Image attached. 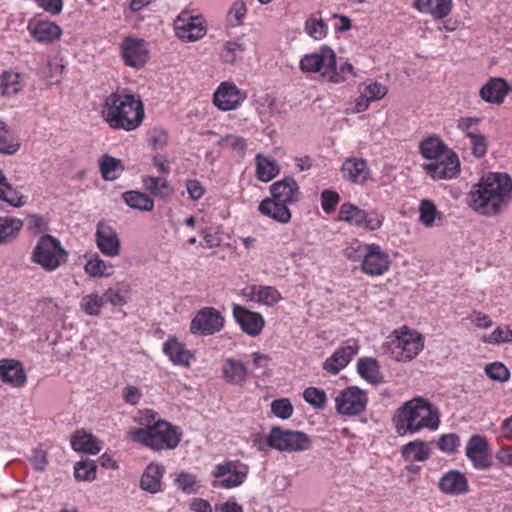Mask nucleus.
Here are the masks:
<instances>
[{
    "label": "nucleus",
    "instance_id": "obj_18",
    "mask_svg": "<svg viewBox=\"0 0 512 512\" xmlns=\"http://www.w3.org/2000/svg\"><path fill=\"white\" fill-rule=\"evenodd\" d=\"M121 53L125 65L136 69L143 67L149 59V51L143 39H124Z\"/></svg>",
    "mask_w": 512,
    "mask_h": 512
},
{
    "label": "nucleus",
    "instance_id": "obj_1",
    "mask_svg": "<svg viewBox=\"0 0 512 512\" xmlns=\"http://www.w3.org/2000/svg\"><path fill=\"white\" fill-rule=\"evenodd\" d=\"M512 196V179L506 173H490L469 194V206L476 212L493 216L500 213Z\"/></svg>",
    "mask_w": 512,
    "mask_h": 512
},
{
    "label": "nucleus",
    "instance_id": "obj_35",
    "mask_svg": "<svg viewBox=\"0 0 512 512\" xmlns=\"http://www.w3.org/2000/svg\"><path fill=\"white\" fill-rule=\"evenodd\" d=\"M143 187L153 196L166 199L173 195L174 190L168 180L163 177L146 176L142 180Z\"/></svg>",
    "mask_w": 512,
    "mask_h": 512
},
{
    "label": "nucleus",
    "instance_id": "obj_63",
    "mask_svg": "<svg viewBox=\"0 0 512 512\" xmlns=\"http://www.w3.org/2000/svg\"><path fill=\"white\" fill-rule=\"evenodd\" d=\"M168 133L162 128H153L149 132V141L153 149H163L168 143Z\"/></svg>",
    "mask_w": 512,
    "mask_h": 512
},
{
    "label": "nucleus",
    "instance_id": "obj_39",
    "mask_svg": "<svg viewBox=\"0 0 512 512\" xmlns=\"http://www.w3.org/2000/svg\"><path fill=\"white\" fill-rule=\"evenodd\" d=\"M402 456L406 461L423 462L429 458L430 449L425 442L415 440L402 447Z\"/></svg>",
    "mask_w": 512,
    "mask_h": 512
},
{
    "label": "nucleus",
    "instance_id": "obj_57",
    "mask_svg": "<svg viewBox=\"0 0 512 512\" xmlns=\"http://www.w3.org/2000/svg\"><path fill=\"white\" fill-rule=\"evenodd\" d=\"M485 373L489 378L500 382H505L510 377L508 368L500 362L488 364L485 367Z\"/></svg>",
    "mask_w": 512,
    "mask_h": 512
},
{
    "label": "nucleus",
    "instance_id": "obj_48",
    "mask_svg": "<svg viewBox=\"0 0 512 512\" xmlns=\"http://www.w3.org/2000/svg\"><path fill=\"white\" fill-rule=\"evenodd\" d=\"M245 51L244 44L239 40L227 41L222 49L221 58L225 63H234Z\"/></svg>",
    "mask_w": 512,
    "mask_h": 512
},
{
    "label": "nucleus",
    "instance_id": "obj_58",
    "mask_svg": "<svg viewBox=\"0 0 512 512\" xmlns=\"http://www.w3.org/2000/svg\"><path fill=\"white\" fill-rule=\"evenodd\" d=\"M293 406L286 398L277 399L271 403L272 413L280 419H288L293 414Z\"/></svg>",
    "mask_w": 512,
    "mask_h": 512
},
{
    "label": "nucleus",
    "instance_id": "obj_19",
    "mask_svg": "<svg viewBox=\"0 0 512 512\" xmlns=\"http://www.w3.org/2000/svg\"><path fill=\"white\" fill-rule=\"evenodd\" d=\"M426 172L434 179H452L460 172L459 159L452 151L443 157L424 165Z\"/></svg>",
    "mask_w": 512,
    "mask_h": 512
},
{
    "label": "nucleus",
    "instance_id": "obj_30",
    "mask_svg": "<svg viewBox=\"0 0 512 512\" xmlns=\"http://www.w3.org/2000/svg\"><path fill=\"white\" fill-rule=\"evenodd\" d=\"M507 82L502 78H493L480 89V97L488 103L501 104L508 93Z\"/></svg>",
    "mask_w": 512,
    "mask_h": 512
},
{
    "label": "nucleus",
    "instance_id": "obj_21",
    "mask_svg": "<svg viewBox=\"0 0 512 512\" xmlns=\"http://www.w3.org/2000/svg\"><path fill=\"white\" fill-rule=\"evenodd\" d=\"M95 241L98 249L107 257H116L120 254V239L117 232L110 225L99 222L96 226Z\"/></svg>",
    "mask_w": 512,
    "mask_h": 512
},
{
    "label": "nucleus",
    "instance_id": "obj_37",
    "mask_svg": "<svg viewBox=\"0 0 512 512\" xmlns=\"http://www.w3.org/2000/svg\"><path fill=\"white\" fill-rule=\"evenodd\" d=\"M124 202L132 209L139 211H152L154 208V201L147 194L130 190L122 194Z\"/></svg>",
    "mask_w": 512,
    "mask_h": 512
},
{
    "label": "nucleus",
    "instance_id": "obj_11",
    "mask_svg": "<svg viewBox=\"0 0 512 512\" xmlns=\"http://www.w3.org/2000/svg\"><path fill=\"white\" fill-rule=\"evenodd\" d=\"M224 326V317L213 307L200 309L190 323L194 335L209 336L219 332Z\"/></svg>",
    "mask_w": 512,
    "mask_h": 512
},
{
    "label": "nucleus",
    "instance_id": "obj_46",
    "mask_svg": "<svg viewBox=\"0 0 512 512\" xmlns=\"http://www.w3.org/2000/svg\"><path fill=\"white\" fill-rule=\"evenodd\" d=\"M21 89L19 74L14 72H4L0 76V95L11 96Z\"/></svg>",
    "mask_w": 512,
    "mask_h": 512
},
{
    "label": "nucleus",
    "instance_id": "obj_53",
    "mask_svg": "<svg viewBox=\"0 0 512 512\" xmlns=\"http://www.w3.org/2000/svg\"><path fill=\"white\" fill-rule=\"evenodd\" d=\"M258 303L273 306L278 303L282 296L280 292L273 286L259 285Z\"/></svg>",
    "mask_w": 512,
    "mask_h": 512
},
{
    "label": "nucleus",
    "instance_id": "obj_45",
    "mask_svg": "<svg viewBox=\"0 0 512 512\" xmlns=\"http://www.w3.org/2000/svg\"><path fill=\"white\" fill-rule=\"evenodd\" d=\"M104 306V298L97 293H92L82 297L80 307L89 316H98Z\"/></svg>",
    "mask_w": 512,
    "mask_h": 512
},
{
    "label": "nucleus",
    "instance_id": "obj_6",
    "mask_svg": "<svg viewBox=\"0 0 512 512\" xmlns=\"http://www.w3.org/2000/svg\"><path fill=\"white\" fill-rule=\"evenodd\" d=\"M384 347L394 360L408 362L423 350L424 337L419 332L403 326L389 336Z\"/></svg>",
    "mask_w": 512,
    "mask_h": 512
},
{
    "label": "nucleus",
    "instance_id": "obj_22",
    "mask_svg": "<svg viewBox=\"0 0 512 512\" xmlns=\"http://www.w3.org/2000/svg\"><path fill=\"white\" fill-rule=\"evenodd\" d=\"M488 443L480 435H472L466 445V456L476 469L484 470L491 466Z\"/></svg>",
    "mask_w": 512,
    "mask_h": 512
},
{
    "label": "nucleus",
    "instance_id": "obj_29",
    "mask_svg": "<svg viewBox=\"0 0 512 512\" xmlns=\"http://www.w3.org/2000/svg\"><path fill=\"white\" fill-rule=\"evenodd\" d=\"M163 352L173 364L183 367L189 366L191 359L194 357L193 353L176 338H169L163 344Z\"/></svg>",
    "mask_w": 512,
    "mask_h": 512
},
{
    "label": "nucleus",
    "instance_id": "obj_64",
    "mask_svg": "<svg viewBox=\"0 0 512 512\" xmlns=\"http://www.w3.org/2000/svg\"><path fill=\"white\" fill-rule=\"evenodd\" d=\"M363 92L369 99L376 101L382 99L387 94V88L381 83L372 82L364 87Z\"/></svg>",
    "mask_w": 512,
    "mask_h": 512
},
{
    "label": "nucleus",
    "instance_id": "obj_55",
    "mask_svg": "<svg viewBox=\"0 0 512 512\" xmlns=\"http://www.w3.org/2000/svg\"><path fill=\"white\" fill-rule=\"evenodd\" d=\"M482 341L495 345L512 342V330L508 327H497L491 334L483 336Z\"/></svg>",
    "mask_w": 512,
    "mask_h": 512
},
{
    "label": "nucleus",
    "instance_id": "obj_38",
    "mask_svg": "<svg viewBox=\"0 0 512 512\" xmlns=\"http://www.w3.org/2000/svg\"><path fill=\"white\" fill-rule=\"evenodd\" d=\"M71 446L75 451L88 454H97L101 450L98 440L85 432H77L71 440Z\"/></svg>",
    "mask_w": 512,
    "mask_h": 512
},
{
    "label": "nucleus",
    "instance_id": "obj_20",
    "mask_svg": "<svg viewBox=\"0 0 512 512\" xmlns=\"http://www.w3.org/2000/svg\"><path fill=\"white\" fill-rule=\"evenodd\" d=\"M232 312L236 323L241 327L243 332L251 337H256L261 334L265 320L260 313L250 311L246 307L238 304L233 305Z\"/></svg>",
    "mask_w": 512,
    "mask_h": 512
},
{
    "label": "nucleus",
    "instance_id": "obj_24",
    "mask_svg": "<svg viewBox=\"0 0 512 512\" xmlns=\"http://www.w3.org/2000/svg\"><path fill=\"white\" fill-rule=\"evenodd\" d=\"M343 179L357 185L364 184L370 177L368 163L363 158L349 157L341 166Z\"/></svg>",
    "mask_w": 512,
    "mask_h": 512
},
{
    "label": "nucleus",
    "instance_id": "obj_41",
    "mask_svg": "<svg viewBox=\"0 0 512 512\" xmlns=\"http://www.w3.org/2000/svg\"><path fill=\"white\" fill-rule=\"evenodd\" d=\"M0 200L13 207H21L25 204L23 195L15 190L8 182L3 171L0 169Z\"/></svg>",
    "mask_w": 512,
    "mask_h": 512
},
{
    "label": "nucleus",
    "instance_id": "obj_10",
    "mask_svg": "<svg viewBox=\"0 0 512 512\" xmlns=\"http://www.w3.org/2000/svg\"><path fill=\"white\" fill-rule=\"evenodd\" d=\"M367 402V395L363 390L350 386L336 396L335 408L341 415L355 416L366 409Z\"/></svg>",
    "mask_w": 512,
    "mask_h": 512
},
{
    "label": "nucleus",
    "instance_id": "obj_13",
    "mask_svg": "<svg viewBox=\"0 0 512 512\" xmlns=\"http://www.w3.org/2000/svg\"><path fill=\"white\" fill-rule=\"evenodd\" d=\"M247 98V93L239 89L233 82H222L213 94V103L221 111L237 109Z\"/></svg>",
    "mask_w": 512,
    "mask_h": 512
},
{
    "label": "nucleus",
    "instance_id": "obj_40",
    "mask_svg": "<svg viewBox=\"0 0 512 512\" xmlns=\"http://www.w3.org/2000/svg\"><path fill=\"white\" fill-rule=\"evenodd\" d=\"M22 227V220L0 216V245L7 244L15 239Z\"/></svg>",
    "mask_w": 512,
    "mask_h": 512
},
{
    "label": "nucleus",
    "instance_id": "obj_9",
    "mask_svg": "<svg viewBox=\"0 0 512 512\" xmlns=\"http://www.w3.org/2000/svg\"><path fill=\"white\" fill-rule=\"evenodd\" d=\"M248 467L239 462L227 461L218 464L213 471L215 488H233L240 486L246 479Z\"/></svg>",
    "mask_w": 512,
    "mask_h": 512
},
{
    "label": "nucleus",
    "instance_id": "obj_16",
    "mask_svg": "<svg viewBox=\"0 0 512 512\" xmlns=\"http://www.w3.org/2000/svg\"><path fill=\"white\" fill-rule=\"evenodd\" d=\"M30 36L38 43L50 45L60 40L62 28L55 22L44 19H30L27 24Z\"/></svg>",
    "mask_w": 512,
    "mask_h": 512
},
{
    "label": "nucleus",
    "instance_id": "obj_62",
    "mask_svg": "<svg viewBox=\"0 0 512 512\" xmlns=\"http://www.w3.org/2000/svg\"><path fill=\"white\" fill-rule=\"evenodd\" d=\"M340 201V196L336 191L325 189L321 193V206L324 212H332Z\"/></svg>",
    "mask_w": 512,
    "mask_h": 512
},
{
    "label": "nucleus",
    "instance_id": "obj_17",
    "mask_svg": "<svg viewBox=\"0 0 512 512\" xmlns=\"http://www.w3.org/2000/svg\"><path fill=\"white\" fill-rule=\"evenodd\" d=\"M359 349L360 346L357 340L348 339L325 360L323 369L331 374H338L350 363Z\"/></svg>",
    "mask_w": 512,
    "mask_h": 512
},
{
    "label": "nucleus",
    "instance_id": "obj_42",
    "mask_svg": "<svg viewBox=\"0 0 512 512\" xmlns=\"http://www.w3.org/2000/svg\"><path fill=\"white\" fill-rule=\"evenodd\" d=\"M359 375L366 381L377 384L381 381L379 365L374 358H361L357 363Z\"/></svg>",
    "mask_w": 512,
    "mask_h": 512
},
{
    "label": "nucleus",
    "instance_id": "obj_50",
    "mask_svg": "<svg viewBox=\"0 0 512 512\" xmlns=\"http://www.w3.org/2000/svg\"><path fill=\"white\" fill-rule=\"evenodd\" d=\"M218 144L225 148L235 151L240 157H243L247 150V140L238 135L229 134L221 138Z\"/></svg>",
    "mask_w": 512,
    "mask_h": 512
},
{
    "label": "nucleus",
    "instance_id": "obj_56",
    "mask_svg": "<svg viewBox=\"0 0 512 512\" xmlns=\"http://www.w3.org/2000/svg\"><path fill=\"white\" fill-rule=\"evenodd\" d=\"M175 485L178 489L187 494L194 493L198 488L196 477L187 472H182L177 476Z\"/></svg>",
    "mask_w": 512,
    "mask_h": 512
},
{
    "label": "nucleus",
    "instance_id": "obj_28",
    "mask_svg": "<svg viewBox=\"0 0 512 512\" xmlns=\"http://www.w3.org/2000/svg\"><path fill=\"white\" fill-rule=\"evenodd\" d=\"M258 210L261 214L283 224L290 222L292 216L288 205L272 197L262 200Z\"/></svg>",
    "mask_w": 512,
    "mask_h": 512
},
{
    "label": "nucleus",
    "instance_id": "obj_3",
    "mask_svg": "<svg viewBox=\"0 0 512 512\" xmlns=\"http://www.w3.org/2000/svg\"><path fill=\"white\" fill-rule=\"evenodd\" d=\"M155 420V412L146 410L144 412V421L147 428H134L129 430L128 436L135 442L141 443L153 450L174 449L181 440V432L165 420Z\"/></svg>",
    "mask_w": 512,
    "mask_h": 512
},
{
    "label": "nucleus",
    "instance_id": "obj_51",
    "mask_svg": "<svg viewBox=\"0 0 512 512\" xmlns=\"http://www.w3.org/2000/svg\"><path fill=\"white\" fill-rule=\"evenodd\" d=\"M305 31L313 39L321 40L328 32V25L320 18L310 17L305 22Z\"/></svg>",
    "mask_w": 512,
    "mask_h": 512
},
{
    "label": "nucleus",
    "instance_id": "obj_60",
    "mask_svg": "<svg viewBox=\"0 0 512 512\" xmlns=\"http://www.w3.org/2000/svg\"><path fill=\"white\" fill-rule=\"evenodd\" d=\"M368 245L369 244H363L355 241L343 250V254L351 261H362L368 249Z\"/></svg>",
    "mask_w": 512,
    "mask_h": 512
},
{
    "label": "nucleus",
    "instance_id": "obj_31",
    "mask_svg": "<svg viewBox=\"0 0 512 512\" xmlns=\"http://www.w3.org/2000/svg\"><path fill=\"white\" fill-rule=\"evenodd\" d=\"M164 472L165 467L163 465L150 463L141 476L140 487L152 494L159 492Z\"/></svg>",
    "mask_w": 512,
    "mask_h": 512
},
{
    "label": "nucleus",
    "instance_id": "obj_8",
    "mask_svg": "<svg viewBox=\"0 0 512 512\" xmlns=\"http://www.w3.org/2000/svg\"><path fill=\"white\" fill-rule=\"evenodd\" d=\"M339 220L358 228L374 231L382 226L384 216L376 210L365 211L352 203L346 202L340 207Z\"/></svg>",
    "mask_w": 512,
    "mask_h": 512
},
{
    "label": "nucleus",
    "instance_id": "obj_34",
    "mask_svg": "<svg viewBox=\"0 0 512 512\" xmlns=\"http://www.w3.org/2000/svg\"><path fill=\"white\" fill-rule=\"evenodd\" d=\"M256 176L262 182H269L280 172L279 164L276 160L266 157L261 153L256 154Z\"/></svg>",
    "mask_w": 512,
    "mask_h": 512
},
{
    "label": "nucleus",
    "instance_id": "obj_61",
    "mask_svg": "<svg viewBox=\"0 0 512 512\" xmlns=\"http://www.w3.org/2000/svg\"><path fill=\"white\" fill-rule=\"evenodd\" d=\"M459 437L454 433L442 435L438 441V448L447 454H453L459 446Z\"/></svg>",
    "mask_w": 512,
    "mask_h": 512
},
{
    "label": "nucleus",
    "instance_id": "obj_7",
    "mask_svg": "<svg viewBox=\"0 0 512 512\" xmlns=\"http://www.w3.org/2000/svg\"><path fill=\"white\" fill-rule=\"evenodd\" d=\"M31 260L45 271L52 272L67 262L68 252L58 239L46 234L39 238L33 249Z\"/></svg>",
    "mask_w": 512,
    "mask_h": 512
},
{
    "label": "nucleus",
    "instance_id": "obj_2",
    "mask_svg": "<svg viewBox=\"0 0 512 512\" xmlns=\"http://www.w3.org/2000/svg\"><path fill=\"white\" fill-rule=\"evenodd\" d=\"M103 119L113 129L136 130L145 118L141 99L126 89L108 95L103 104Z\"/></svg>",
    "mask_w": 512,
    "mask_h": 512
},
{
    "label": "nucleus",
    "instance_id": "obj_15",
    "mask_svg": "<svg viewBox=\"0 0 512 512\" xmlns=\"http://www.w3.org/2000/svg\"><path fill=\"white\" fill-rule=\"evenodd\" d=\"M390 257L378 244H369L361 262V270L369 276H380L390 268Z\"/></svg>",
    "mask_w": 512,
    "mask_h": 512
},
{
    "label": "nucleus",
    "instance_id": "obj_43",
    "mask_svg": "<svg viewBox=\"0 0 512 512\" xmlns=\"http://www.w3.org/2000/svg\"><path fill=\"white\" fill-rule=\"evenodd\" d=\"M99 168L102 177L107 181L116 180L124 169L119 159L107 154L100 158Z\"/></svg>",
    "mask_w": 512,
    "mask_h": 512
},
{
    "label": "nucleus",
    "instance_id": "obj_33",
    "mask_svg": "<svg viewBox=\"0 0 512 512\" xmlns=\"http://www.w3.org/2000/svg\"><path fill=\"white\" fill-rule=\"evenodd\" d=\"M419 222L426 228H432L440 225L444 220V215L439 211L433 201L422 199L419 207Z\"/></svg>",
    "mask_w": 512,
    "mask_h": 512
},
{
    "label": "nucleus",
    "instance_id": "obj_49",
    "mask_svg": "<svg viewBox=\"0 0 512 512\" xmlns=\"http://www.w3.org/2000/svg\"><path fill=\"white\" fill-rule=\"evenodd\" d=\"M96 465L94 461L86 459L79 461L74 466V476L77 480L91 481L96 477Z\"/></svg>",
    "mask_w": 512,
    "mask_h": 512
},
{
    "label": "nucleus",
    "instance_id": "obj_36",
    "mask_svg": "<svg viewBox=\"0 0 512 512\" xmlns=\"http://www.w3.org/2000/svg\"><path fill=\"white\" fill-rule=\"evenodd\" d=\"M420 152L426 159L436 161L443 157L446 152H450L447 149L443 141L436 136H429L420 143Z\"/></svg>",
    "mask_w": 512,
    "mask_h": 512
},
{
    "label": "nucleus",
    "instance_id": "obj_27",
    "mask_svg": "<svg viewBox=\"0 0 512 512\" xmlns=\"http://www.w3.org/2000/svg\"><path fill=\"white\" fill-rule=\"evenodd\" d=\"M222 374L227 383L244 386L248 380L249 370L242 361L228 358L222 365Z\"/></svg>",
    "mask_w": 512,
    "mask_h": 512
},
{
    "label": "nucleus",
    "instance_id": "obj_54",
    "mask_svg": "<svg viewBox=\"0 0 512 512\" xmlns=\"http://www.w3.org/2000/svg\"><path fill=\"white\" fill-rule=\"evenodd\" d=\"M348 76H355L352 64L345 62L338 68L336 63L328 72V81L341 83L347 80Z\"/></svg>",
    "mask_w": 512,
    "mask_h": 512
},
{
    "label": "nucleus",
    "instance_id": "obj_59",
    "mask_svg": "<svg viewBox=\"0 0 512 512\" xmlns=\"http://www.w3.org/2000/svg\"><path fill=\"white\" fill-rule=\"evenodd\" d=\"M468 138L472 145V153L474 156L480 158L487 152V139L484 134L478 132H469Z\"/></svg>",
    "mask_w": 512,
    "mask_h": 512
},
{
    "label": "nucleus",
    "instance_id": "obj_12",
    "mask_svg": "<svg viewBox=\"0 0 512 512\" xmlns=\"http://www.w3.org/2000/svg\"><path fill=\"white\" fill-rule=\"evenodd\" d=\"M336 64V54L328 46L321 47L318 51L306 54L300 60V68L304 72L319 73L328 80V72Z\"/></svg>",
    "mask_w": 512,
    "mask_h": 512
},
{
    "label": "nucleus",
    "instance_id": "obj_25",
    "mask_svg": "<svg viewBox=\"0 0 512 512\" xmlns=\"http://www.w3.org/2000/svg\"><path fill=\"white\" fill-rule=\"evenodd\" d=\"M440 491L448 495H461L469 490L468 480L464 473L458 470H449L439 479Z\"/></svg>",
    "mask_w": 512,
    "mask_h": 512
},
{
    "label": "nucleus",
    "instance_id": "obj_4",
    "mask_svg": "<svg viewBox=\"0 0 512 512\" xmlns=\"http://www.w3.org/2000/svg\"><path fill=\"white\" fill-rule=\"evenodd\" d=\"M394 420L400 436L416 433L423 428L434 430L439 425V418L433 406L421 397L405 402L398 409Z\"/></svg>",
    "mask_w": 512,
    "mask_h": 512
},
{
    "label": "nucleus",
    "instance_id": "obj_52",
    "mask_svg": "<svg viewBox=\"0 0 512 512\" xmlns=\"http://www.w3.org/2000/svg\"><path fill=\"white\" fill-rule=\"evenodd\" d=\"M304 400L316 409H323L326 405V393L323 389L308 387L303 392Z\"/></svg>",
    "mask_w": 512,
    "mask_h": 512
},
{
    "label": "nucleus",
    "instance_id": "obj_14",
    "mask_svg": "<svg viewBox=\"0 0 512 512\" xmlns=\"http://www.w3.org/2000/svg\"><path fill=\"white\" fill-rule=\"evenodd\" d=\"M178 38L184 41H196L206 34V26L199 16H192L188 11H182L174 22Z\"/></svg>",
    "mask_w": 512,
    "mask_h": 512
},
{
    "label": "nucleus",
    "instance_id": "obj_5",
    "mask_svg": "<svg viewBox=\"0 0 512 512\" xmlns=\"http://www.w3.org/2000/svg\"><path fill=\"white\" fill-rule=\"evenodd\" d=\"M254 445H256L261 451L266 450V447H270L281 452H300L309 450L311 448L312 441L310 437L302 431L273 427L266 440L261 436H257L254 439Z\"/></svg>",
    "mask_w": 512,
    "mask_h": 512
},
{
    "label": "nucleus",
    "instance_id": "obj_26",
    "mask_svg": "<svg viewBox=\"0 0 512 512\" xmlns=\"http://www.w3.org/2000/svg\"><path fill=\"white\" fill-rule=\"evenodd\" d=\"M0 378L2 382L12 387L23 386L26 382V374L22 363L15 359L0 360Z\"/></svg>",
    "mask_w": 512,
    "mask_h": 512
},
{
    "label": "nucleus",
    "instance_id": "obj_44",
    "mask_svg": "<svg viewBox=\"0 0 512 512\" xmlns=\"http://www.w3.org/2000/svg\"><path fill=\"white\" fill-rule=\"evenodd\" d=\"M85 272L93 278L109 277L113 274V266L102 260L97 254L92 256L84 266Z\"/></svg>",
    "mask_w": 512,
    "mask_h": 512
},
{
    "label": "nucleus",
    "instance_id": "obj_32",
    "mask_svg": "<svg viewBox=\"0 0 512 512\" xmlns=\"http://www.w3.org/2000/svg\"><path fill=\"white\" fill-rule=\"evenodd\" d=\"M413 7L421 13L431 14L435 19H443L452 10V0H414Z\"/></svg>",
    "mask_w": 512,
    "mask_h": 512
},
{
    "label": "nucleus",
    "instance_id": "obj_47",
    "mask_svg": "<svg viewBox=\"0 0 512 512\" xmlns=\"http://www.w3.org/2000/svg\"><path fill=\"white\" fill-rule=\"evenodd\" d=\"M129 290L125 285L109 287L104 295V303L108 302L113 306H123L127 303Z\"/></svg>",
    "mask_w": 512,
    "mask_h": 512
},
{
    "label": "nucleus",
    "instance_id": "obj_23",
    "mask_svg": "<svg viewBox=\"0 0 512 512\" xmlns=\"http://www.w3.org/2000/svg\"><path fill=\"white\" fill-rule=\"evenodd\" d=\"M271 197L288 206L296 203L300 199V188L298 183L292 177H285L274 182L270 186Z\"/></svg>",
    "mask_w": 512,
    "mask_h": 512
}]
</instances>
